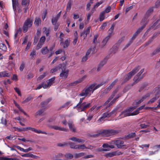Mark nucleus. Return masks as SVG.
<instances>
[{
  "label": "nucleus",
  "mask_w": 160,
  "mask_h": 160,
  "mask_svg": "<svg viewBox=\"0 0 160 160\" xmlns=\"http://www.w3.org/2000/svg\"><path fill=\"white\" fill-rule=\"evenodd\" d=\"M94 86V85L91 84L89 86L86 87L82 91L78 96L80 97L84 96L85 97H90L94 92L93 89Z\"/></svg>",
  "instance_id": "f257e3e1"
},
{
  "label": "nucleus",
  "mask_w": 160,
  "mask_h": 160,
  "mask_svg": "<svg viewBox=\"0 0 160 160\" xmlns=\"http://www.w3.org/2000/svg\"><path fill=\"white\" fill-rule=\"evenodd\" d=\"M119 132V131L118 130L112 129H104L101 131L98 134H96L95 135L96 136H98L99 135L110 136L117 134Z\"/></svg>",
  "instance_id": "f03ea898"
},
{
  "label": "nucleus",
  "mask_w": 160,
  "mask_h": 160,
  "mask_svg": "<svg viewBox=\"0 0 160 160\" xmlns=\"http://www.w3.org/2000/svg\"><path fill=\"white\" fill-rule=\"evenodd\" d=\"M124 142L120 139L113 140L112 141L111 143L115 145L118 148H122L126 149L128 148L124 144Z\"/></svg>",
  "instance_id": "7ed1b4c3"
},
{
  "label": "nucleus",
  "mask_w": 160,
  "mask_h": 160,
  "mask_svg": "<svg viewBox=\"0 0 160 160\" xmlns=\"http://www.w3.org/2000/svg\"><path fill=\"white\" fill-rule=\"evenodd\" d=\"M91 103H87L86 102H83L79 106H77V105L74 108H77V110L79 112H82L85 111L87 109L90 107Z\"/></svg>",
  "instance_id": "20e7f679"
},
{
  "label": "nucleus",
  "mask_w": 160,
  "mask_h": 160,
  "mask_svg": "<svg viewBox=\"0 0 160 160\" xmlns=\"http://www.w3.org/2000/svg\"><path fill=\"white\" fill-rule=\"evenodd\" d=\"M140 69V66H138L135 68L131 72L128 73V74L126 75L124 77V82H126L128 80Z\"/></svg>",
  "instance_id": "39448f33"
},
{
  "label": "nucleus",
  "mask_w": 160,
  "mask_h": 160,
  "mask_svg": "<svg viewBox=\"0 0 160 160\" xmlns=\"http://www.w3.org/2000/svg\"><path fill=\"white\" fill-rule=\"evenodd\" d=\"M33 21L31 18L27 19L25 22L22 27V31L24 32H26L28 28H31L32 24Z\"/></svg>",
  "instance_id": "423d86ee"
},
{
  "label": "nucleus",
  "mask_w": 160,
  "mask_h": 160,
  "mask_svg": "<svg viewBox=\"0 0 160 160\" xmlns=\"http://www.w3.org/2000/svg\"><path fill=\"white\" fill-rule=\"evenodd\" d=\"M136 108L135 107H132L128 109H127L122 112L119 115V118H122L124 117L130 116L131 115L130 112L132 111L135 109Z\"/></svg>",
  "instance_id": "0eeeda50"
},
{
  "label": "nucleus",
  "mask_w": 160,
  "mask_h": 160,
  "mask_svg": "<svg viewBox=\"0 0 160 160\" xmlns=\"http://www.w3.org/2000/svg\"><path fill=\"white\" fill-rule=\"evenodd\" d=\"M66 65L63 63H62L59 64L57 66H55L50 70V73L52 74L55 72L60 69L61 70H63L66 69Z\"/></svg>",
  "instance_id": "6e6552de"
},
{
  "label": "nucleus",
  "mask_w": 160,
  "mask_h": 160,
  "mask_svg": "<svg viewBox=\"0 0 160 160\" xmlns=\"http://www.w3.org/2000/svg\"><path fill=\"white\" fill-rule=\"evenodd\" d=\"M144 69H142L141 71L135 76L133 78V80L135 83H137L142 78V77H140L141 74L143 72Z\"/></svg>",
  "instance_id": "1a4fd4ad"
},
{
  "label": "nucleus",
  "mask_w": 160,
  "mask_h": 160,
  "mask_svg": "<svg viewBox=\"0 0 160 160\" xmlns=\"http://www.w3.org/2000/svg\"><path fill=\"white\" fill-rule=\"evenodd\" d=\"M28 130H31L33 132L37 133H42L45 134H47V133L44 131H42L40 130H38L34 128H32L31 127H27L26 128V131H28Z\"/></svg>",
  "instance_id": "9d476101"
},
{
  "label": "nucleus",
  "mask_w": 160,
  "mask_h": 160,
  "mask_svg": "<svg viewBox=\"0 0 160 160\" xmlns=\"http://www.w3.org/2000/svg\"><path fill=\"white\" fill-rule=\"evenodd\" d=\"M45 40L46 38L45 36H43L41 37L37 46V48L38 49L41 48L42 46L44 44Z\"/></svg>",
  "instance_id": "9b49d317"
},
{
  "label": "nucleus",
  "mask_w": 160,
  "mask_h": 160,
  "mask_svg": "<svg viewBox=\"0 0 160 160\" xmlns=\"http://www.w3.org/2000/svg\"><path fill=\"white\" fill-rule=\"evenodd\" d=\"M55 80V77H53L48 80L47 81V84L45 83V85L44 89H46L50 87L53 83V82Z\"/></svg>",
  "instance_id": "f8f14e48"
},
{
  "label": "nucleus",
  "mask_w": 160,
  "mask_h": 160,
  "mask_svg": "<svg viewBox=\"0 0 160 160\" xmlns=\"http://www.w3.org/2000/svg\"><path fill=\"white\" fill-rule=\"evenodd\" d=\"M43 34H45L47 38L48 41L50 40L51 36L50 35V30L49 28H47L46 27H44L43 28Z\"/></svg>",
  "instance_id": "ddd939ff"
},
{
  "label": "nucleus",
  "mask_w": 160,
  "mask_h": 160,
  "mask_svg": "<svg viewBox=\"0 0 160 160\" xmlns=\"http://www.w3.org/2000/svg\"><path fill=\"white\" fill-rule=\"evenodd\" d=\"M68 124L70 130L73 132H76V128L73 122L71 120H69L68 122Z\"/></svg>",
  "instance_id": "4468645a"
},
{
  "label": "nucleus",
  "mask_w": 160,
  "mask_h": 160,
  "mask_svg": "<svg viewBox=\"0 0 160 160\" xmlns=\"http://www.w3.org/2000/svg\"><path fill=\"white\" fill-rule=\"evenodd\" d=\"M148 17H145V16H144L141 22V24L142 25L140 28H143V29L145 28L146 25L149 22V20L148 19Z\"/></svg>",
  "instance_id": "2eb2a0df"
},
{
  "label": "nucleus",
  "mask_w": 160,
  "mask_h": 160,
  "mask_svg": "<svg viewBox=\"0 0 160 160\" xmlns=\"http://www.w3.org/2000/svg\"><path fill=\"white\" fill-rule=\"evenodd\" d=\"M66 69L61 70L62 72L60 74V76L63 79L66 78L68 75V70H65Z\"/></svg>",
  "instance_id": "dca6fc26"
},
{
  "label": "nucleus",
  "mask_w": 160,
  "mask_h": 160,
  "mask_svg": "<svg viewBox=\"0 0 160 160\" xmlns=\"http://www.w3.org/2000/svg\"><path fill=\"white\" fill-rule=\"evenodd\" d=\"M52 100L51 98H49L47 99L45 101L42 102H41L40 105H41V107L45 109H46L47 108L45 107V106L47 105L49 102H50Z\"/></svg>",
  "instance_id": "f3484780"
},
{
  "label": "nucleus",
  "mask_w": 160,
  "mask_h": 160,
  "mask_svg": "<svg viewBox=\"0 0 160 160\" xmlns=\"http://www.w3.org/2000/svg\"><path fill=\"white\" fill-rule=\"evenodd\" d=\"M49 127L56 130H59L65 132H67L68 131V129L63 128H61L57 126H51Z\"/></svg>",
  "instance_id": "a211bd4d"
},
{
  "label": "nucleus",
  "mask_w": 160,
  "mask_h": 160,
  "mask_svg": "<svg viewBox=\"0 0 160 160\" xmlns=\"http://www.w3.org/2000/svg\"><path fill=\"white\" fill-rule=\"evenodd\" d=\"M142 29L143 28H139L133 34L131 40H132V41H133V40L136 38L137 36L142 30Z\"/></svg>",
  "instance_id": "6ab92c4d"
},
{
  "label": "nucleus",
  "mask_w": 160,
  "mask_h": 160,
  "mask_svg": "<svg viewBox=\"0 0 160 160\" xmlns=\"http://www.w3.org/2000/svg\"><path fill=\"white\" fill-rule=\"evenodd\" d=\"M10 76L11 74L7 71L0 72V78L10 77Z\"/></svg>",
  "instance_id": "aec40b11"
},
{
  "label": "nucleus",
  "mask_w": 160,
  "mask_h": 160,
  "mask_svg": "<svg viewBox=\"0 0 160 160\" xmlns=\"http://www.w3.org/2000/svg\"><path fill=\"white\" fill-rule=\"evenodd\" d=\"M107 82H103L101 83H100L99 84H98V85L96 86V83H93L91 85H93L94 86V87L93 88V91H94L98 88H100V87L103 85V84H105Z\"/></svg>",
  "instance_id": "412c9836"
},
{
  "label": "nucleus",
  "mask_w": 160,
  "mask_h": 160,
  "mask_svg": "<svg viewBox=\"0 0 160 160\" xmlns=\"http://www.w3.org/2000/svg\"><path fill=\"white\" fill-rule=\"evenodd\" d=\"M107 82H103L101 83H100L99 84H98V85L96 86V83H93L91 85H93L94 86V87L93 88V91H94L98 88H100V87L103 85V84H105Z\"/></svg>",
  "instance_id": "4be33fe9"
},
{
  "label": "nucleus",
  "mask_w": 160,
  "mask_h": 160,
  "mask_svg": "<svg viewBox=\"0 0 160 160\" xmlns=\"http://www.w3.org/2000/svg\"><path fill=\"white\" fill-rule=\"evenodd\" d=\"M107 62V59L105 58L102 61L99 63L97 69V71H99L100 69L103 67V66Z\"/></svg>",
  "instance_id": "5701e85b"
},
{
  "label": "nucleus",
  "mask_w": 160,
  "mask_h": 160,
  "mask_svg": "<svg viewBox=\"0 0 160 160\" xmlns=\"http://www.w3.org/2000/svg\"><path fill=\"white\" fill-rule=\"evenodd\" d=\"M158 35V33H154L153 36L150 38L148 42H146L145 44V46L148 45L149 44H150L151 43L153 39H154Z\"/></svg>",
  "instance_id": "b1692460"
},
{
  "label": "nucleus",
  "mask_w": 160,
  "mask_h": 160,
  "mask_svg": "<svg viewBox=\"0 0 160 160\" xmlns=\"http://www.w3.org/2000/svg\"><path fill=\"white\" fill-rule=\"evenodd\" d=\"M110 38L106 36L103 39L101 44V47L103 48L106 44L107 42Z\"/></svg>",
  "instance_id": "393cba45"
},
{
  "label": "nucleus",
  "mask_w": 160,
  "mask_h": 160,
  "mask_svg": "<svg viewBox=\"0 0 160 160\" xmlns=\"http://www.w3.org/2000/svg\"><path fill=\"white\" fill-rule=\"evenodd\" d=\"M30 0H22L21 5L23 7H28L30 4Z\"/></svg>",
  "instance_id": "a878e982"
},
{
  "label": "nucleus",
  "mask_w": 160,
  "mask_h": 160,
  "mask_svg": "<svg viewBox=\"0 0 160 160\" xmlns=\"http://www.w3.org/2000/svg\"><path fill=\"white\" fill-rule=\"evenodd\" d=\"M159 21V19L158 20L154 23V24L150 26L149 27V28L147 29V32H149L151 29H153V30H155L157 28H158V27L155 28V27L158 24V23Z\"/></svg>",
  "instance_id": "bb28decb"
},
{
  "label": "nucleus",
  "mask_w": 160,
  "mask_h": 160,
  "mask_svg": "<svg viewBox=\"0 0 160 160\" xmlns=\"http://www.w3.org/2000/svg\"><path fill=\"white\" fill-rule=\"evenodd\" d=\"M12 2L13 8L15 12L16 11V8L18 5V2L17 0H13Z\"/></svg>",
  "instance_id": "cd10ccee"
},
{
  "label": "nucleus",
  "mask_w": 160,
  "mask_h": 160,
  "mask_svg": "<svg viewBox=\"0 0 160 160\" xmlns=\"http://www.w3.org/2000/svg\"><path fill=\"white\" fill-rule=\"evenodd\" d=\"M160 52V47H158L156 49L154 50L151 53L150 55L151 57L156 55Z\"/></svg>",
  "instance_id": "c85d7f7f"
},
{
  "label": "nucleus",
  "mask_w": 160,
  "mask_h": 160,
  "mask_svg": "<svg viewBox=\"0 0 160 160\" xmlns=\"http://www.w3.org/2000/svg\"><path fill=\"white\" fill-rule=\"evenodd\" d=\"M41 20L40 18H36L34 22L35 27H38L39 25L41 24Z\"/></svg>",
  "instance_id": "c756f323"
},
{
  "label": "nucleus",
  "mask_w": 160,
  "mask_h": 160,
  "mask_svg": "<svg viewBox=\"0 0 160 160\" xmlns=\"http://www.w3.org/2000/svg\"><path fill=\"white\" fill-rule=\"evenodd\" d=\"M49 52V49L47 47L43 48L41 50V53L43 55H45Z\"/></svg>",
  "instance_id": "7c9ffc66"
},
{
  "label": "nucleus",
  "mask_w": 160,
  "mask_h": 160,
  "mask_svg": "<svg viewBox=\"0 0 160 160\" xmlns=\"http://www.w3.org/2000/svg\"><path fill=\"white\" fill-rule=\"evenodd\" d=\"M72 2L71 0H69L67 5L66 10L69 11L71 8Z\"/></svg>",
  "instance_id": "2f4dec72"
},
{
  "label": "nucleus",
  "mask_w": 160,
  "mask_h": 160,
  "mask_svg": "<svg viewBox=\"0 0 160 160\" xmlns=\"http://www.w3.org/2000/svg\"><path fill=\"white\" fill-rule=\"evenodd\" d=\"M136 136V133L135 132L131 133H129L128 134L125 135V138L127 139H128L129 138H133Z\"/></svg>",
  "instance_id": "473e14b6"
},
{
  "label": "nucleus",
  "mask_w": 160,
  "mask_h": 160,
  "mask_svg": "<svg viewBox=\"0 0 160 160\" xmlns=\"http://www.w3.org/2000/svg\"><path fill=\"white\" fill-rule=\"evenodd\" d=\"M153 9L152 8H150L146 12V14L145 15V17H148L152 12L153 11Z\"/></svg>",
  "instance_id": "72a5a7b5"
},
{
  "label": "nucleus",
  "mask_w": 160,
  "mask_h": 160,
  "mask_svg": "<svg viewBox=\"0 0 160 160\" xmlns=\"http://www.w3.org/2000/svg\"><path fill=\"white\" fill-rule=\"evenodd\" d=\"M84 152H82L79 153H76L74 154V157L75 158H78L84 156Z\"/></svg>",
  "instance_id": "f704fd0d"
},
{
  "label": "nucleus",
  "mask_w": 160,
  "mask_h": 160,
  "mask_svg": "<svg viewBox=\"0 0 160 160\" xmlns=\"http://www.w3.org/2000/svg\"><path fill=\"white\" fill-rule=\"evenodd\" d=\"M105 14V13L103 12L100 13L99 16V20L100 22H102L104 19Z\"/></svg>",
  "instance_id": "c9c22d12"
},
{
  "label": "nucleus",
  "mask_w": 160,
  "mask_h": 160,
  "mask_svg": "<svg viewBox=\"0 0 160 160\" xmlns=\"http://www.w3.org/2000/svg\"><path fill=\"white\" fill-rule=\"evenodd\" d=\"M115 95L112 93L111 96L109 97L108 100L105 102V103L103 105V106L106 105L108 104L110 101L114 98Z\"/></svg>",
  "instance_id": "e433bc0d"
},
{
  "label": "nucleus",
  "mask_w": 160,
  "mask_h": 160,
  "mask_svg": "<svg viewBox=\"0 0 160 160\" xmlns=\"http://www.w3.org/2000/svg\"><path fill=\"white\" fill-rule=\"evenodd\" d=\"M0 49L4 52H5L7 50V48L5 44L0 43Z\"/></svg>",
  "instance_id": "4c0bfd02"
},
{
  "label": "nucleus",
  "mask_w": 160,
  "mask_h": 160,
  "mask_svg": "<svg viewBox=\"0 0 160 160\" xmlns=\"http://www.w3.org/2000/svg\"><path fill=\"white\" fill-rule=\"evenodd\" d=\"M48 74V72H43L42 75H40L38 78V80L40 81L42 79L47 75Z\"/></svg>",
  "instance_id": "58836bf2"
},
{
  "label": "nucleus",
  "mask_w": 160,
  "mask_h": 160,
  "mask_svg": "<svg viewBox=\"0 0 160 160\" xmlns=\"http://www.w3.org/2000/svg\"><path fill=\"white\" fill-rule=\"evenodd\" d=\"M63 45V48H67L69 45V42L68 40L67 39L65 40L64 42H63L62 44V45Z\"/></svg>",
  "instance_id": "ea45409f"
},
{
  "label": "nucleus",
  "mask_w": 160,
  "mask_h": 160,
  "mask_svg": "<svg viewBox=\"0 0 160 160\" xmlns=\"http://www.w3.org/2000/svg\"><path fill=\"white\" fill-rule=\"evenodd\" d=\"M64 156L65 158L67 159H72L73 157V156L72 154L70 153H66Z\"/></svg>",
  "instance_id": "a19ab883"
},
{
  "label": "nucleus",
  "mask_w": 160,
  "mask_h": 160,
  "mask_svg": "<svg viewBox=\"0 0 160 160\" xmlns=\"http://www.w3.org/2000/svg\"><path fill=\"white\" fill-rule=\"evenodd\" d=\"M59 18L56 17H53L52 18L51 20V22L53 25H55L57 22Z\"/></svg>",
  "instance_id": "79ce46f5"
},
{
  "label": "nucleus",
  "mask_w": 160,
  "mask_h": 160,
  "mask_svg": "<svg viewBox=\"0 0 160 160\" xmlns=\"http://www.w3.org/2000/svg\"><path fill=\"white\" fill-rule=\"evenodd\" d=\"M45 85V82H42L36 88L35 90H38L41 89L42 88H44H44Z\"/></svg>",
  "instance_id": "37998d69"
},
{
  "label": "nucleus",
  "mask_w": 160,
  "mask_h": 160,
  "mask_svg": "<svg viewBox=\"0 0 160 160\" xmlns=\"http://www.w3.org/2000/svg\"><path fill=\"white\" fill-rule=\"evenodd\" d=\"M119 108V107L115 108L111 112H110L111 114V116H112L115 115L116 112L118 111Z\"/></svg>",
  "instance_id": "c03bdc74"
},
{
  "label": "nucleus",
  "mask_w": 160,
  "mask_h": 160,
  "mask_svg": "<svg viewBox=\"0 0 160 160\" xmlns=\"http://www.w3.org/2000/svg\"><path fill=\"white\" fill-rule=\"evenodd\" d=\"M45 110V109L42 108V109H40L38 111L35 113V116H37L41 115Z\"/></svg>",
  "instance_id": "a18cd8bd"
},
{
  "label": "nucleus",
  "mask_w": 160,
  "mask_h": 160,
  "mask_svg": "<svg viewBox=\"0 0 160 160\" xmlns=\"http://www.w3.org/2000/svg\"><path fill=\"white\" fill-rule=\"evenodd\" d=\"M148 84L147 83H142V86L141 87L139 90V92H141L145 88L148 86Z\"/></svg>",
  "instance_id": "49530a36"
},
{
  "label": "nucleus",
  "mask_w": 160,
  "mask_h": 160,
  "mask_svg": "<svg viewBox=\"0 0 160 160\" xmlns=\"http://www.w3.org/2000/svg\"><path fill=\"white\" fill-rule=\"evenodd\" d=\"M91 28L90 27H88L86 30L84 31L85 33V36L84 38V39H85L86 37L87 36V35L90 32V29Z\"/></svg>",
  "instance_id": "de8ad7c7"
},
{
  "label": "nucleus",
  "mask_w": 160,
  "mask_h": 160,
  "mask_svg": "<svg viewBox=\"0 0 160 160\" xmlns=\"http://www.w3.org/2000/svg\"><path fill=\"white\" fill-rule=\"evenodd\" d=\"M80 82L81 81H79L78 80L76 81L73 82L69 83L68 85V86H75Z\"/></svg>",
  "instance_id": "09e8293b"
},
{
  "label": "nucleus",
  "mask_w": 160,
  "mask_h": 160,
  "mask_svg": "<svg viewBox=\"0 0 160 160\" xmlns=\"http://www.w3.org/2000/svg\"><path fill=\"white\" fill-rule=\"evenodd\" d=\"M86 146L84 145H77L76 149H85Z\"/></svg>",
  "instance_id": "8fccbe9b"
},
{
  "label": "nucleus",
  "mask_w": 160,
  "mask_h": 160,
  "mask_svg": "<svg viewBox=\"0 0 160 160\" xmlns=\"http://www.w3.org/2000/svg\"><path fill=\"white\" fill-rule=\"evenodd\" d=\"M159 98V96H156L151 99L148 102V103H152L156 101Z\"/></svg>",
  "instance_id": "3c124183"
},
{
  "label": "nucleus",
  "mask_w": 160,
  "mask_h": 160,
  "mask_svg": "<svg viewBox=\"0 0 160 160\" xmlns=\"http://www.w3.org/2000/svg\"><path fill=\"white\" fill-rule=\"evenodd\" d=\"M68 145H69L70 146V147L71 148H74L76 149L77 145H75V144L72 142H69V143H68Z\"/></svg>",
  "instance_id": "603ef678"
},
{
  "label": "nucleus",
  "mask_w": 160,
  "mask_h": 160,
  "mask_svg": "<svg viewBox=\"0 0 160 160\" xmlns=\"http://www.w3.org/2000/svg\"><path fill=\"white\" fill-rule=\"evenodd\" d=\"M32 99V98L31 96H29L27 97L23 101L22 103H25L26 102H27L29 101H30Z\"/></svg>",
  "instance_id": "864d4df0"
},
{
  "label": "nucleus",
  "mask_w": 160,
  "mask_h": 160,
  "mask_svg": "<svg viewBox=\"0 0 160 160\" xmlns=\"http://www.w3.org/2000/svg\"><path fill=\"white\" fill-rule=\"evenodd\" d=\"M34 76L33 73L31 72H29L27 75V78L28 79H31Z\"/></svg>",
  "instance_id": "5fc2aeb1"
},
{
  "label": "nucleus",
  "mask_w": 160,
  "mask_h": 160,
  "mask_svg": "<svg viewBox=\"0 0 160 160\" xmlns=\"http://www.w3.org/2000/svg\"><path fill=\"white\" fill-rule=\"evenodd\" d=\"M104 118H109L111 116V114H110V113L108 112H104L103 114L102 115Z\"/></svg>",
  "instance_id": "6e6d98bb"
},
{
  "label": "nucleus",
  "mask_w": 160,
  "mask_h": 160,
  "mask_svg": "<svg viewBox=\"0 0 160 160\" xmlns=\"http://www.w3.org/2000/svg\"><path fill=\"white\" fill-rule=\"evenodd\" d=\"M111 10V7L110 6H108V8H107L105 10L102 11L103 12H104L105 13H108L110 12Z\"/></svg>",
  "instance_id": "4d7b16f0"
},
{
  "label": "nucleus",
  "mask_w": 160,
  "mask_h": 160,
  "mask_svg": "<svg viewBox=\"0 0 160 160\" xmlns=\"http://www.w3.org/2000/svg\"><path fill=\"white\" fill-rule=\"evenodd\" d=\"M150 96V94L148 93L146 94L145 95L143 96L141 98L142 102H143L144 100L146 99L147 98H148Z\"/></svg>",
  "instance_id": "13d9d810"
},
{
  "label": "nucleus",
  "mask_w": 160,
  "mask_h": 160,
  "mask_svg": "<svg viewBox=\"0 0 160 160\" xmlns=\"http://www.w3.org/2000/svg\"><path fill=\"white\" fill-rule=\"evenodd\" d=\"M36 52L35 50H33L31 52L30 54V56H31V58L32 59L36 55Z\"/></svg>",
  "instance_id": "bf43d9fd"
},
{
  "label": "nucleus",
  "mask_w": 160,
  "mask_h": 160,
  "mask_svg": "<svg viewBox=\"0 0 160 160\" xmlns=\"http://www.w3.org/2000/svg\"><path fill=\"white\" fill-rule=\"evenodd\" d=\"M98 37V34H96L94 36V39L92 41V43H96L97 41V39Z\"/></svg>",
  "instance_id": "052dcab7"
},
{
  "label": "nucleus",
  "mask_w": 160,
  "mask_h": 160,
  "mask_svg": "<svg viewBox=\"0 0 160 160\" xmlns=\"http://www.w3.org/2000/svg\"><path fill=\"white\" fill-rule=\"evenodd\" d=\"M109 149L102 148H98L97 149V151L99 152L107 151H109Z\"/></svg>",
  "instance_id": "680f3d73"
},
{
  "label": "nucleus",
  "mask_w": 160,
  "mask_h": 160,
  "mask_svg": "<svg viewBox=\"0 0 160 160\" xmlns=\"http://www.w3.org/2000/svg\"><path fill=\"white\" fill-rule=\"evenodd\" d=\"M70 101H68L65 103L60 108H66L69 105L70 103Z\"/></svg>",
  "instance_id": "e2e57ef3"
},
{
  "label": "nucleus",
  "mask_w": 160,
  "mask_h": 160,
  "mask_svg": "<svg viewBox=\"0 0 160 160\" xmlns=\"http://www.w3.org/2000/svg\"><path fill=\"white\" fill-rule=\"evenodd\" d=\"M111 50L112 53H115L118 51V48L117 46L113 47Z\"/></svg>",
  "instance_id": "0e129e2a"
},
{
  "label": "nucleus",
  "mask_w": 160,
  "mask_h": 160,
  "mask_svg": "<svg viewBox=\"0 0 160 160\" xmlns=\"http://www.w3.org/2000/svg\"><path fill=\"white\" fill-rule=\"evenodd\" d=\"M149 126L147 124H145V123H142L140 125V128H147Z\"/></svg>",
  "instance_id": "69168bd1"
},
{
  "label": "nucleus",
  "mask_w": 160,
  "mask_h": 160,
  "mask_svg": "<svg viewBox=\"0 0 160 160\" xmlns=\"http://www.w3.org/2000/svg\"><path fill=\"white\" fill-rule=\"evenodd\" d=\"M139 113V111L138 110V109H137L135 111H134L133 112H132L131 113V116L135 115H137Z\"/></svg>",
  "instance_id": "338daca9"
},
{
  "label": "nucleus",
  "mask_w": 160,
  "mask_h": 160,
  "mask_svg": "<svg viewBox=\"0 0 160 160\" xmlns=\"http://www.w3.org/2000/svg\"><path fill=\"white\" fill-rule=\"evenodd\" d=\"M13 159L12 158H9L3 157H0V160H13Z\"/></svg>",
  "instance_id": "774afa93"
}]
</instances>
